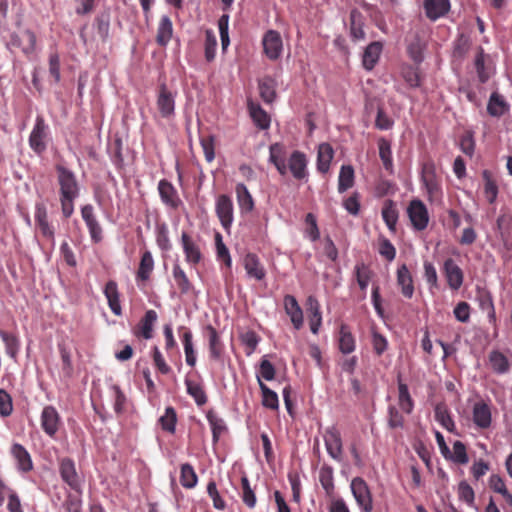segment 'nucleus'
<instances>
[{"label": "nucleus", "mask_w": 512, "mask_h": 512, "mask_svg": "<svg viewBox=\"0 0 512 512\" xmlns=\"http://www.w3.org/2000/svg\"><path fill=\"white\" fill-rule=\"evenodd\" d=\"M153 268H154L153 256L150 251H145L142 254V257L140 260V264H139V268H138V272H137L138 278H140L141 280H147L149 278L151 272L153 271Z\"/></svg>", "instance_id": "09e8293b"}, {"label": "nucleus", "mask_w": 512, "mask_h": 512, "mask_svg": "<svg viewBox=\"0 0 512 512\" xmlns=\"http://www.w3.org/2000/svg\"><path fill=\"white\" fill-rule=\"evenodd\" d=\"M284 309L290 317L291 323L296 330L303 326V311L293 295H285L283 299Z\"/></svg>", "instance_id": "dca6fc26"}, {"label": "nucleus", "mask_w": 512, "mask_h": 512, "mask_svg": "<svg viewBox=\"0 0 512 512\" xmlns=\"http://www.w3.org/2000/svg\"><path fill=\"white\" fill-rule=\"evenodd\" d=\"M258 386L262 392V405L270 410L279 409V399L276 392L267 387L258 377Z\"/></svg>", "instance_id": "58836bf2"}, {"label": "nucleus", "mask_w": 512, "mask_h": 512, "mask_svg": "<svg viewBox=\"0 0 512 512\" xmlns=\"http://www.w3.org/2000/svg\"><path fill=\"white\" fill-rule=\"evenodd\" d=\"M240 340L247 356H251L256 350V333L253 330H247L240 333Z\"/></svg>", "instance_id": "69168bd1"}, {"label": "nucleus", "mask_w": 512, "mask_h": 512, "mask_svg": "<svg viewBox=\"0 0 512 512\" xmlns=\"http://www.w3.org/2000/svg\"><path fill=\"white\" fill-rule=\"evenodd\" d=\"M260 96L267 104L272 103L276 98V82L272 78H265L258 84Z\"/></svg>", "instance_id": "c03bdc74"}, {"label": "nucleus", "mask_w": 512, "mask_h": 512, "mask_svg": "<svg viewBox=\"0 0 512 512\" xmlns=\"http://www.w3.org/2000/svg\"><path fill=\"white\" fill-rule=\"evenodd\" d=\"M216 48H217V38L215 33L208 29L205 32V43H204V50H205V59L208 62H211L214 60L216 55Z\"/></svg>", "instance_id": "4d7b16f0"}, {"label": "nucleus", "mask_w": 512, "mask_h": 512, "mask_svg": "<svg viewBox=\"0 0 512 512\" xmlns=\"http://www.w3.org/2000/svg\"><path fill=\"white\" fill-rule=\"evenodd\" d=\"M97 35L106 41L109 37L110 17L108 14H101L95 19Z\"/></svg>", "instance_id": "338daca9"}, {"label": "nucleus", "mask_w": 512, "mask_h": 512, "mask_svg": "<svg viewBox=\"0 0 512 512\" xmlns=\"http://www.w3.org/2000/svg\"><path fill=\"white\" fill-rule=\"evenodd\" d=\"M198 478L194 468L186 463L181 466L180 482L181 485L187 489L194 488L197 484Z\"/></svg>", "instance_id": "8fccbe9b"}, {"label": "nucleus", "mask_w": 512, "mask_h": 512, "mask_svg": "<svg viewBox=\"0 0 512 512\" xmlns=\"http://www.w3.org/2000/svg\"><path fill=\"white\" fill-rule=\"evenodd\" d=\"M50 140L49 125L42 116L38 115L29 135V147L34 153L40 156L47 150Z\"/></svg>", "instance_id": "f03ea898"}, {"label": "nucleus", "mask_w": 512, "mask_h": 512, "mask_svg": "<svg viewBox=\"0 0 512 512\" xmlns=\"http://www.w3.org/2000/svg\"><path fill=\"white\" fill-rule=\"evenodd\" d=\"M324 442L328 454L333 459L340 461L343 452L340 432L335 427L328 428L324 434Z\"/></svg>", "instance_id": "4468645a"}, {"label": "nucleus", "mask_w": 512, "mask_h": 512, "mask_svg": "<svg viewBox=\"0 0 512 512\" xmlns=\"http://www.w3.org/2000/svg\"><path fill=\"white\" fill-rule=\"evenodd\" d=\"M172 34H173L172 21L169 18V16L163 15L161 17L159 25H158L156 42L160 46L165 47L171 40Z\"/></svg>", "instance_id": "c85d7f7f"}, {"label": "nucleus", "mask_w": 512, "mask_h": 512, "mask_svg": "<svg viewBox=\"0 0 512 512\" xmlns=\"http://www.w3.org/2000/svg\"><path fill=\"white\" fill-rule=\"evenodd\" d=\"M207 420L212 430L213 442L216 443L221 435L226 431L225 422L212 412L207 414Z\"/></svg>", "instance_id": "3c124183"}, {"label": "nucleus", "mask_w": 512, "mask_h": 512, "mask_svg": "<svg viewBox=\"0 0 512 512\" xmlns=\"http://www.w3.org/2000/svg\"><path fill=\"white\" fill-rule=\"evenodd\" d=\"M473 422L480 429L491 426L492 414L490 406L484 401L476 402L473 406Z\"/></svg>", "instance_id": "6ab92c4d"}, {"label": "nucleus", "mask_w": 512, "mask_h": 512, "mask_svg": "<svg viewBox=\"0 0 512 512\" xmlns=\"http://www.w3.org/2000/svg\"><path fill=\"white\" fill-rule=\"evenodd\" d=\"M402 77L411 88H417L421 86L422 76L417 67H403Z\"/></svg>", "instance_id": "5fc2aeb1"}, {"label": "nucleus", "mask_w": 512, "mask_h": 512, "mask_svg": "<svg viewBox=\"0 0 512 512\" xmlns=\"http://www.w3.org/2000/svg\"><path fill=\"white\" fill-rule=\"evenodd\" d=\"M354 185V169L350 165H343L340 169L338 191L345 192Z\"/></svg>", "instance_id": "a18cd8bd"}, {"label": "nucleus", "mask_w": 512, "mask_h": 512, "mask_svg": "<svg viewBox=\"0 0 512 512\" xmlns=\"http://www.w3.org/2000/svg\"><path fill=\"white\" fill-rule=\"evenodd\" d=\"M319 481L327 495H331L334 492V477L333 469L331 467H321L319 471Z\"/></svg>", "instance_id": "6e6d98bb"}, {"label": "nucleus", "mask_w": 512, "mask_h": 512, "mask_svg": "<svg viewBox=\"0 0 512 512\" xmlns=\"http://www.w3.org/2000/svg\"><path fill=\"white\" fill-rule=\"evenodd\" d=\"M181 243L186 261L191 265L198 264L202 258L200 249L186 232H182Z\"/></svg>", "instance_id": "aec40b11"}, {"label": "nucleus", "mask_w": 512, "mask_h": 512, "mask_svg": "<svg viewBox=\"0 0 512 512\" xmlns=\"http://www.w3.org/2000/svg\"><path fill=\"white\" fill-rule=\"evenodd\" d=\"M216 213L224 229L233 222V203L229 196L220 195L216 200Z\"/></svg>", "instance_id": "2eb2a0df"}, {"label": "nucleus", "mask_w": 512, "mask_h": 512, "mask_svg": "<svg viewBox=\"0 0 512 512\" xmlns=\"http://www.w3.org/2000/svg\"><path fill=\"white\" fill-rule=\"evenodd\" d=\"M41 427L51 438L55 437L61 424V418L55 407L47 405L41 412Z\"/></svg>", "instance_id": "1a4fd4ad"}, {"label": "nucleus", "mask_w": 512, "mask_h": 512, "mask_svg": "<svg viewBox=\"0 0 512 512\" xmlns=\"http://www.w3.org/2000/svg\"><path fill=\"white\" fill-rule=\"evenodd\" d=\"M176 421V412L172 407H167L164 415L159 419L162 429L170 433L175 432Z\"/></svg>", "instance_id": "052dcab7"}, {"label": "nucleus", "mask_w": 512, "mask_h": 512, "mask_svg": "<svg viewBox=\"0 0 512 512\" xmlns=\"http://www.w3.org/2000/svg\"><path fill=\"white\" fill-rule=\"evenodd\" d=\"M179 330L183 331L181 339L183 343L186 363L190 367H194L196 364V353L193 347L192 332L184 326H181Z\"/></svg>", "instance_id": "bb28decb"}, {"label": "nucleus", "mask_w": 512, "mask_h": 512, "mask_svg": "<svg viewBox=\"0 0 512 512\" xmlns=\"http://www.w3.org/2000/svg\"><path fill=\"white\" fill-rule=\"evenodd\" d=\"M7 47L11 50L19 48L26 55L32 54L36 47V35L29 29L24 30L21 34H12Z\"/></svg>", "instance_id": "6e6552de"}, {"label": "nucleus", "mask_w": 512, "mask_h": 512, "mask_svg": "<svg viewBox=\"0 0 512 512\" xmlns=\"http://www.w3.org/2000/svg\"><path fill=\"white\" fill-rule=\"evenodd\" d=\"M407 52L410 58L417 64L423 61V45L418 36H415L407 46Z\"/></svg>", "instance_id": "680f3d73"}, {"label": "nucleus", "mask_w": 512, "mask_h": 512, "mask_svg": "<svg viewBox=\"0 0 512 512\" xmlns=\"http://www.w3.org/2000/svg\"><path fill=\"white\" fill-rule=\"evenodd\" d=\"M350 488L359 508L363 512H372L373 499L367 482L361 477H355L351 481Z\"/></svg>", "instance_id": "20e7f679"}, {"label": "nucleus", "mask_w": 512, "mask_h": 512, "mask_svg": "<svg viewBox=\"0 0 512 512\" xmlns=\"http://www.w3.org/2000/svg\"><path fill=\"white\" fill-rule=\"evenodd\" d=\"M397 286L401 290V294L411 299L414 295L413 277L406 264H402L397 269Z\"/></svg>", "instance_id": "a211bd4d"}, {"label": "nucleus", "mask_w": 512, "mask_h": 512, "mask_svg": "<svg viewBox=\"0 0 512 512\" xmlns=\"http://www.w3.org/2000/svg\"><path fill=\"white\" fill-rule=\"evenodd\" d=\"M11 454L16 462L19 472L27 473L33 469V461L27 449L19 444L14 443L11 447Z\"/></svg>", "instance_id": "f3484780"}, {"label": "nucleus", "mask_w": 512, "mask_h": 512, "mask_svg": "<svg viewBox=\"0 0 512 512\" xmlns=\"http://www.w3.org/2000/svg\"><path fill=\"white\" fill-rule=\"evenodd\" d=\"M307 160L304 153L294 151L288 160V167L292 175L296 179H303L306 177Z\"/></svg>", "instance_id": "b1692460"}, {"label": "nucleus", "mask_w": 512, "mask_h": 512, "mask_svg": "<svg viewBox=\"0 0 512 512\" xmlns=\"http://www.w3.org/2000/svg\"><path fill=\"white\" fill-rule=\"evenodd\" d=\"M158 193L162 203L166 207L176 210L182 205L176 188L168 180L162 179L158 182Z\"/></svg>", "instance_id": "9b49d317"}, {"label": "nucleus", "mask_w": 512, "mask_h": 512, "mask_svg": "<svg viewBox=\"0 0 512 512\" xmlns=\"http://www.w3.org/2000/svg\"><path fill=\"white\" fill-rule=\"evenodd\" d=\"M216 255L217 259L223 262L227 267L231 266V257L228 248L223 243L222 235L216 233L215 235Z\"/></svg>", "instance_id": "e2e57ef3"}, {"label": "nucleus", "mask_w": 512, "mask_h": 512, "mask_svg": "<svg viewBox=\"0 0 512 512\" xmlns=\"http://www.w3.org/2000/svg\"><path fill=\"white\" fill-rule=\"evenodd\" d=\"M0 338L5 344L6 354L10 358L15 359L20 349V342L18 337L0 329Z\"/></svg>", "instance_id": "37998d69"}, {"label": "nucleus", "mask_w": 512, "mask_h": 512, "mask_svg": "<svg viewBox=\"0 0 512 512\" xmlns=\"http://www.w3.org/2000/svg\"><path fill=\"white\" fill-rule=\"evenodd\" d=\"M240 496L247 507L253 508L255 506V493L250 486L247 476H242L241 478Z\"/></svg>", "instance_id": "864d4df0"}, {"label": "nucleus", "mask_w": 512, "mask_h": 512, "mask_svg": "<svg viewBox=\"0 0 512 512\" xmlns=\"http://www.w3.org/2000/svg\"><path fill=\"white\" fill-rule=\"evenodd\" d=\"M82 491H67L65 495V500L62 502L60 506V510L65 512H82Z\"/></svg>", "instance_id": "72a5a7b5"}, {"label": "nucleus", "mask_w": 512, "mask_h": 512, "mask_svg": "<svg viewBox=\"0 0 512 512\" xmlns=\"http://www.w3.org/2000/svg\"><path fill=\"white\" fill-rule=\"evenodd\" d=\"M484 179V193L490 204L494 203L498 195V187L492 174L488 170H484L482 173Z\"/></svg>", "instance_id": "de8ad7c7"}, {"label": "nucleus", "mask_w": 512, "mask_h": 512, "mask_svg": "<svg viewBox=\"0 0 512 512\" xmlns=\"http://www.w3.org/2000/svg\"><path fill=\"white\" fill-rule=\"evenodd\" d=\"M81 216L88 228L91 240L94 243H99L103 238L102 227L94 214L93 206L91 204L84 205L81 208Z\"/></svg>", "instance_id": "f8f14e48"}, {"label": "nucleus", "mask_w": 512, "mask_h": 512, "mask_svg": "<svg viewBox=\"0 0 512 512\" xmlns=\"http://www.w3.org/2000/svg\"><path fill=\"white\" fill-rule=\"evenodd\" d=\"M34 219L43 237L51 241L52 247L55 246V227L49 222L48 211L43 202L35 204Z\"/></svg>", "instance_id": "423d86ee"}, {"label": "nucleus", "mask_w": 512, "mask_h": 512, "mask_svg": "<svg viewBox=\"0 0 512 512\" xmlns=\"http://www.w3.org/2000/svg\"><path fill=\"white\" fill-rule=\"evenodd\" d=\"M407 214L414 229L422 231L429 223V213L425 204L419 199L410 201Z\"/></svg>", "instance_id": "39448f33"}, {"label": "nucleus", "mask_w": 512, "mask_h": 512, "mask_svg": "<svg viewBox=\"0 0 512 512\" xmlns=\"http://www.w3.org/2000/svg\"><path fill=\"white\" fill-rule=\"evenodd\" d=\"M208 342H209V353L213 360H220L223 354V344L220 340L218 332L212 326L207 327Z\"/></svg>", "instance_id": "f704fd0d"}, {"label": "nucleus", "mask_w": 512, "mask_h": 512, "mask_svg": "<svg viewBox=\"0 0 512 512\" xmlns=\"http://www.w3.org/2000/svg\"><path fill=\"white\" fill-rule=\"evenodd\" d=\"M157 108L163 118L169 119L175 115V94L165 84L159 88Z\"/></svg>", "instance_id": "9d476101"}, {"label": "nucleus", "mask_w": 512, "mask_h": 512, "mask_svg": "<svg viewBox=\"0 0 512 512\" xmlns=\"http://www.w3.org/2000/svg\"><path fill=\"white\" fill-rule=\"evenodd\" d=\"M510 105L498 92H493L490 95L487 112L492 117H501L509 111Z\"/></svg>", "instance_id": "393cba45"}, {"label": "nucleus", "mask_w": 512, "mask_h": 512, "mask_svg": "<svg viewBox=\"0 0 512 512\" xmlns=\"http://www.w3.org/2000/svg\"><path fill=\"white\" fill-rule=\"evenodd\" d=\"M263 52L270 60H277L280 58L283 51V41L279 32L269 30L265 33L262 39Z\"/></svg>", "instance_id": "0eeeda50"}, {"label": "nucleus", "mask_w": 512, "mask_h": 512, "mask_svg": "<svg viewBox=\"0 0 512 512\" xmlns=\"http://www.w3.org/2000/svg\"><path fill=\"white\" fill-rule=\"evenodd\" d=\"M382 48V43L378 41L372 42L366 47L363 54V66L366 70H372L375 67Z\"/></svg>", "instance_id": "cd10ccee"}, {"label": "nucleus", "mask_w": 512, "mask_h": 512, "mask_svg": "<svg viewBox=\"0 0 512 512\" xmlns=\"http://www.w3.org/2000/svg\"><path fill=\"white\" fill-rule=\"evenodd\" d=\"M338 347L341 353L350 354L356 348V341L350 328L346 324H342L339 329Z\"/></svg>", "instance_id": "a878e982"}, {"label": "nucleus", "mask_w": 512, "mask_h": 512, "mask_svg": "<svg viewBox=\"0 0 512 512\" xmlns=\"http://www.w3.org/2000/svg\"><path fill=\"white\" fill-rule=\"evenodd\" d=\"M398 404L403 412L410 414L414 408V401L409 393L408 386L398 380Z\"/></svg>", "instance_id": "e433bc0d"}, {"label": "nucleus", "mask_w": 512, "mask_h": 512, "mask_svg": "<svg viewBox=\"0 0 512 512\" xmlns=\"http://www.w3.org/2000/svg\"><path fill=\"white\" fill-rule=\"evenodd\" d=\"M424 9L426 16L430 20L435 21L449 11L450 2L449 0H425Z\"/></svg>", "instance_id": "4be33fe9"}, {"label": "nucleus", "mask_w": 512, "mask_h": 512, "mask_svg": "<svg viewBox=\"0 0 512 512\" xmlns=\"http://www.w3.org/2000/svg\"><path fill=\"white\" fill-rule=\"evenodd\" d=\"M398 210L393 200H386L382 208V218L386 223L388 229L392 232L396 230V224L398 221Z\"/></svg>", "instance_id": "2f4dec72"}, {"label": "nucleus", "mask_w": 512, "mask_h": 512, "mask_svg": "<svg viewBox=\"0 0 512 512\" xmlns=\"http://www.w3.org/2000/svg\"><path fill=\"white\" fill-rule=\"evenodd\" d=\"M443 273L448 286L452 290H458L462 286L464 280L463 271L452 258H448L444 261Z\"/></svg>", "instance_id": "ddd939ff"}, {"label": "nucleus", "mask_w": 512, "mask_h": 512, "mask_svg": "<svg viewBox=\"0 0 512 512\" xmlns=\"http://www.w3.org/2000/svg\"><path fill=\"white\" fill-rule=\"evenodd\" d=\"M173 277L182 293H187L190 290L191 285L188 277L186 276L184 270L179 266V264H175L173 266Z\"/></svg>", "instance_id": "774afa93"}, {"label": "nucleus", "mask_w": 512, "mask_h": 512, "mask_svg": "<svg viewBox=\"0 0 512 512\" xmlns=\"http://www.w3.org/2000/svg\"><path fill=\"white\" fill-rule=\"evenodd\" d=\"M333 149L328 143H322L318 148L317 155V169L321 173H326L329 170L330 163L333 159Z\"/></svg>", "instance_id": "c9c22d12"}, {"label": "nucleus", "mask_w": 512, "mask_h": 512, "mask_svg": "<svg viewBox=\"0 0 512 512\" xmlns=\"http://www.w3.org/2000/svg\"><path fill=\"white\" fill-rule=\"evenodd\" d=\"M373 272L365 263L356 264L354 276L361 291L365 292L372 278Z\"/></svg>", "instance_id": "ea45409f"}, {"label": "nucleus", "mask_w": 512, "mask_h": 512, "mask_svg": "<svg viewBox=\"0 0 512 512\" xmlns=\"http://www.w3.org/2000/svg\"><path fill=\"white\" fill-rule=\"evenodd\" d=\"M492 369L497 373H505L509 369L507 358L499 351H492L489 356Z\"/></svg>", "instance_id": "13d9d810"}, {"label": "nucleus", "mask_w": 512, "mask_h": 512, "mask_svg": "<svg viewBox=\"0 0 512 512\" xmlns=\"http://www.w3.org/2000/svg\"><path fill=\"white\" fill-rule=\"evenodd\" d=\"M379 157L386 170L391 171L393 167L391 144L385 138L378 140Z\"/></svg>", "instance_id": "49530a36"}, {"label": "nucleus", "mask_w": 512, "mask_h": 512, "mask_svg": "<svg viewBox=\"0 0 512 512\" xmlns=\"http://www.w3.org/2000/svg\"><path fill=\"white\" fill-rule=\"evenodd\" d=\"M350 35L354 41L362 40L365 37L362 14L356 9L350 12Z\"/></svg>", "instance_id": "4c0bfd02"}, {"label": "nucleus", "mask_w": 512, "mask_h": 512, "mask_svg": "<svg viewBox=\"0 0 512 512\" xmlns=\"http://www.w3.org/2000/svg\"><path fill=\"white\" fill-rule=\"evenodd\" d=\"M237 202L241 212H250L254 207V200L246 185L238 183L235 187Z\"/></svg>", "instance_id": "7c9ffc66"}, {"label": "nucleus", "mask_w": 512, "mask_h": 512, "mask_svg": "<svg viewBox=\"0 0 512 512\" xmlns=\"http://www.w3.org/2000/svg\"><path fill=\"white\" fill-rule=\"evenodd\" d=\"M185 385H186L187 393L194 399L195 403L198 406H202V405L206 404L207 396H206V393L200 383L186 378Z\"/></svg>", "instance_id": "79ce46f5"}, {"label": "nucleus", "mask_w": 512, "mask_h": 512, "mask_svg": "<svg viewBox=\"0 0 512 512\" xmlns=\"http://www.w3.org/2000/svg\"><path fill=\"white\" fill-rule=\"evenodd\" d=\"M434 416L437 422H439L442 427L446 430L452 432L455 428L454 421L450 415V412L447 406L443 403H439L435 406Z\"/></svg>", "instance_id": "a19ab883"}, {"label": "nucleus", "mask_w": 512, "mask_h": 512, "mask_svg": "<svg viewBox=\"0 0 512 512\" xmlns=\"http://www.w3.org/2000/svg\"><path fill=\"white\" fill-rule=\"evenodd\" d=\"M157 319L158 315L155 310L151 309L146 311L139 323V332H137V334L141 335L146 340L151 339L153 337V327Z\"/></svg>", "instance_id": "c756f323"}, {"label": "nucleus", "mask_w": 512, "mask_h": 512, "mask_svg": "<svg viewBox=\"0 0 512 512\" xmlns=\"http://www.w3.org/2000/svg\"><path fill=\"white\" fill-rule=\"evenodd\" d=\"M58 472L61 480L75 492H81L83 478L77 472L76 464L73 459L63 457L58 461Z\"/></svg>", "instance_id": "7ed1b4c3"}, {"label": "nucleus", "mask_w": 512, "mask_h": 512, "mask_svg": "<svg viewBox=\"0 0 512 512\" xmlns=\"http://www.w3.org/2000/svg\"><path fill=\"white\" fill-rule=\"evenodd\" d=\"M459 465H465L468 463L469 458L466 452V446L463 442L457 440L453 444V451H450L448 458Z\"/></svg>", "instance_id": "603ef678"}, {"label": "nucleus", "mask_w": 512, "mask_h": 512, "mask_svg": "<svg viewBox=\"0 0 512 512\" xmlns=\"http://www.w3.org/2000/svg\"><path fill=\"white\" fill-rule=\"evenodd\" d=\"M104 295L107 299L110 310L117 316L122 314V308L120 304V294L118 291V285L115 281L110 280L104 287Z\"/></svg>", "instance_id": "412c9836"}, {"label": "nucleus", "mask_w": 512, "mask_h": 512, "mask_svg": "<svg viewBox=\"0 0 512 512\" xmlns=\"http://www.w3.org/2000/svg\"><path fill=\"white\" fill-rule=\"evenodd\" d=\"M307 311L309 313L310 330L313 334H317L322 324V313L320 304L314 296L307 298Z\"/></svg>", "instance_id": "5701e85b"}, {"label": "nucleus", "mask_w": 512, "mask_h": 512, "mask_svg": "<svg viewBox=\"0 0 512 512\" xmlns=\"http://www.w3.org/2000/svg\"><path fill=\"white\" fill-rule=\"evenodd\" d=\"M270 162L273 163L281 175L287 173V165L285 163V149L281 144L275 143L270 146Z\"/></svg>", "instance_id": "473e14b6"}, {"label": "nucleus", "mask_w": 512, "mask_h": 512, "mask_svg": "<svg viewBox=\"0 0 512 512\" xmlns=\"http://www.w3.org/2000/svg\"><path fill=\"white\" fill-rule=\"evenodd\" d=\"M474 65L478 74L479 81L485 83L489 78V73L485 69V54L482 47L478 48V52L475 56Z\"/></svg>", "instance_id": "0e129e2a"}, {"label": "nucleus", "mask_w": 512, "mask_h": 512, "mask_svg": "<svg viewBox=\"0 0 512 512\" xmlns=\"http://www.w3.org/2000/svg\"><path fill=\"white\" fill-rule=\"evenodd\" d=\"M57 182L59 185V200L64 218H69L74 213V201L80 195V185L75 173L64 164L55 165Z\"/></svg>", "instance_id": "f257e3e1"}, {"label": "nucleus", "mask_w": 512, "mask_h": 512, "mask_svg": "<svg viewBox=\"0 0 512 512\" xmlns=\"http://www.w3.org/2000/svg\"><path fill=\"white\" fill-rule=\"evenodd\" d=\"M427 194L428 199L431 202H439L442 199V189L439 181L437 179H426L425 181H422Z\"/></svg>", "instance_id": "bf43d9fd"}]
</instances>
